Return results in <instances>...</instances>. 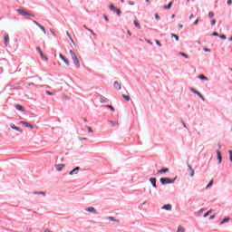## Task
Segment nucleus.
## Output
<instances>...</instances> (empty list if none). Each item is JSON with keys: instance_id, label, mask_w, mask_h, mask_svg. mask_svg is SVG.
Masks as SVG:
<instances>
[{"instance_id": "a18cd8bd", "label": "nucleus", "mask_w": 232, "mask_h": 232, "mask_svg": "<svg viewBox=\"0 0 232 232\" xmlns=\"http://www.w3.org/2000/svg\"><path fill=\"white\" fill-rule=\"evenodd\" d=\"M67 37H69V39L72 41V43H73V38H72V35L68 32H67Z\"/></svg>"}, {"instance_id": "f03ea898", "label": "nucleus", "mask_w": 232, "mask_h": 232, "mask_svg": "<svg viewBox=\"0 0 232 232\" xmlns=\"http://www.w3.org/2000/svg\"><path fill=\"white\" fill-rule=\"evenodd\" d=\"M175 180H177V176L173 179L169 178H160V182L162 186H166V184H175Z\"/></svg>"}, {"instance_id": "603ef678", "label": "nucleus", "mask_w": 232, "mask_h": 232, "mask_svg": "<svg viewBox=\"0 0 232 232\" xmlns=\"http://www.w3.org/2000/svg\"><path fill=\"white\" fill-rule=\"evenodd\" d=\"M215 214L214 215H211L210 217H209V220H214V218H215Z\"/></svg>"}, {"instance_id": "dca6fc26", "label": "nucleus", "mask_w": 232, "mask_h": 232, "mask_svg": "<svg viewBox=\"0 0 232 232\" xmlns=\"http://www.w3.org/2000/svg\"><path fill=\"white\" fill-rule=\"evenodd\" d=\"M85 211H88V213H97V210L93 207H89L85 208Z\"/></svg>"}, {"instance_id": "72a5a7b5", "label": "nucleus", "mask_w": 232, "mask_h": 232, "mask_svg": "<svg viewBox=\"0 0 232 232\" xmlns=\"http://www.w3.org/2000/svg\"><path fill=\"white\" fill-rule=\"evenodd\" d=\"M109 220H111V222H119V220L113 217H109Z\"/></svg>"}, {"instance_id": "de8ad7c7", "label": "nucleus", "mask_w": 232, "mask_h": 232, "mask_svg": "<svg viewBox=\"0 0 232 232\" xmlns=\"http://www.w3.org/2000/svg\"><path fill=\"white\" fill-rule=\"evenodd\" d=\"M203 51L209 53V52H211V49L207 48V47H204V48H203Z\"/></svg>"}, {"instance_id": "c9c22d12", "label": "nucleus", "mask_w": 232, "mask_h": 232, "mask_svg": "<svg viewBox=\"0 0 232 232\" xmlns=\"http://www.w3.org/2000/svg\"><path fill=\"white\" fill-rule=\"evenodd\" d=\"M211 35H212V37H219L220 34L218 33H217V32H213L211 34Z\"/></svg>"}, {"instance_id": "c85d7f7f", "label": "nucleus", "mask_w": 232, "mask_h": 232, "mask_svg": "<svg viewBox=\"0 0 232 232\" xmlns=\"http://www.w3.org/2000/svg\"><path fill=\"white\" fill-rule=\"evenodd\" d=\"M100 102H101L102 104H104V103L108 102V99H106V98H104V97H102L101 100H100Z\"/></svg>"}, {"instance_id": "5701e85b", "label": "nucleus", "mask_w": 232, "mask_h": 232, "mask_svg": "<svg viewBox=\"0 0 232 232\" xmlns=\"http://www.w3.org/2000/svg\"><path fill=\"white\" fill-rule=\"evenodd\" d=\"M168 171H169V169L162 168L158 171V173H168Z\"/></svg>"}, {"instance_id": "4be33fe9", "label": "nucleus", "mask_w": 232, "mask_h": 232, "mask_svg": "<svg viewBox=\"0 0 232 232\" xmlns=\"http://www.w3.org/2000/svg\"><path fill=\"white\" fill-rule=\"evenodd\" d=\"M113 86H114V88H115V90H121V83H119V82H114V83H113Z\"/></svg>"}, {"instance_id": "774afa93", "label": "nucleus", "mask_w": 232, "mask_h": 232, "mask_svg": "<svg viewBox=\"0 0 232 232\" xmlns=\"http://www.w3.org/2000/svg\"><path fill=\"white\" fill-rule=\"evenodd\" d=\"M228 41H232V36L228 39Z\"/></svg>"}, {"instance_id": "6ab92c4d", "label": "nucleus", "mask_w": 232, "mask_h": 232, "mask_svg": "<svg viewBox=\"0 0 232 232\" xmlns=\"http://www.w3.org/2000/svg\"><path fill=\"white\" fill-rule=\"evenodd\" d=\"M15 109L18 110V111H24V107L21 104H16Z\"/></svg>"}, {"instance_id": "b1692460", "label": "nucleus", "mask_w": 232, "mask_h": 232, "mask_svg": "<svg viewBox=\"0 0 232 232\" xmlns=\"http://www.w3.org/2000/svg\"><path fill=\"white\" fill-rule=\"evenodd\" d=\"M198 95V97H199V99H201V101H206V98H204V95H202V93H200V92H198V93L196 94Z\"/></svg>"}, {"instance_id": "f704fd0d", "label": "nucleus", "mask_w": 232, "mask_h": 232, "mask_svg": "<svg viewBox=\"0 0 232 232\" xmlns=\"http://www.w3.org/2000/svg\"><path fill=\"white\" fill-rule=\"evenodd\" d=\"M219 39H223V41H226V39H227V37L225 34H219Z\"/></svg>"}, {"instance_id": "bf43d9fd", "label": "nucleus", "mask_w": 232, "mask_h": 232, "mask_svg": "<svg viewBox=\"0 0 232 232\" xmlns=\"http://www.w3.org/2000/svg\"><path fill=\"white\" fill-rule=\"evenodd\" d=\"M83 28H85V30H90V28H88V26H86V24L83 25Z\"/></svg>"}, {"instance_id": "6e6552de", "label": "nucleus", "mask_w": 232, "mask_h": 232, "mask_svg": "<svg viewBox=\"0 0 232 232\" xmlns=\"http://www.w3.org/2000/svg\"><path fill=\"white\" fill-rule=\"evenodd\" d=\"M149 180H150L151 186L154 187L155 189H157V188H158L157 187V178H150Z\"/></svg>"}, {"instance_id": "4d7b16f0", "label": "nucleus", "mask_w": 232, "mask_h": 232, "mask_svg": "<svg viewBox=\"0 0 232 232\" xmlns=\"http://www.w3.org/2000/svg\"><path fill=\"white\" fill-rule=\"evenodd\" d=\"M194 24L195 25L198 24V19L195 20Z\"/></svg>"}, {"instance_id": "4468645a", "label": "nucleus", "mask_w": 232, "mask_h": 232, "mask_svg": "<svg viewBox=\"0 0 232 232\" xmlns=\"http://www.w3.org/2000/svg\"><path fill=\"white\" fill-rule=\"evenodd\" d=\"M171 204H165L162 206V209H165L166 211H171Z\"/></svg>"}, {"instance_id": "13d9d810", "label": "nucleus", "mask_w": 232, "mask_h": 232, "mask_svg": "<svg viewBox=\"0 0 232 232\" xmlns=\"http://www.w3.org/2000/svg\"><path fill=\"white\" fill-rule=\"evenodd\" d=\"M179 28H184V25L182 24H179Z\"/></svg>"}, {"instance_id": "052dcab7", "label": "nucleus", "mask_w": 232, "mask_h": 232, "mask_svg": "<svg viewBox=\"0 0 232 232\" xmlns=\"http://www.w3.org/2000/svg\"><path fill=\"white\" fill-rule=\"evenodd\" d=\"M50 32L53 34V35H55V33L53 32V30L50 29Z\"/></svg>"}, {"instance_id": "864d4df0", "label": "nucleus", "mask_w": 232, "mask_h": 232, "mask_svg": "<svg viewBox=\"0 0 232 232\" xmlns=\"http://www.w3.org/2000/svg\"><path fill=\"white\" fill-rule=\"evenodd\" d=\"M227 5H232V0H227Z\"/></svg>"}, {"instance_id": "a211bd4d", "label": "nucleus", "mask_w": 232, "mask_h": 232, "mask_svg": "<svg viewBox=\"0 0 232 232\" xmlns=\"http://www.w3.org/2000/svg\"><path fill=\"white\" fill-rule=\"evenodd\" d=\"M230 218H225L223 220L220 221L219 226H223V224H227L229 222Z\"/></svg>"}, {"instance_id": "bb28decb", "label": "nucleus", "mask_w": 232, "mask_h": 232, "mask_svg": "<svg viewBox=\"0 0 232 232\" xmlns=\"http://www.w3.org/2000/svg\"><path fill=\"white\" fill-rule=\"evenodd\" d=\"M212 211H213L212 209L207 211V212L203 215L204 218H206L207 217H209V215H211Z\"/></svg>"}, {"instance_id": "3c124183", "label": "nucleus", "mask_w": 232, "mask_h": 232, "mask_svg": "<svg viewBox=\"0 0 232 232\" xmlns=\"http://www.w3.org/2000/svg\"><path fill=\"white\" fill-rule=\"evenodd\" d=\"M45 93H46L47 95H53V92H50V91H46Z\"/></svg>"}, {"instance_id": "0e129e2a", "label": "nucleus", "mask_w": 232, "mask_h": 232, "mask_svg": "<svg viewBox=\"0 0 232 232\" xmlns=\"http://www.w3.org/2000/svg\"><path fill=\"white\" fill-rule=\"evenodd\" d=\"M44 232H52L50 229L46 228Z\"/></svg>"}, {"instance_id": "2eb2a0df", "label": "nucleus", "mask_w": 232, "mask_h": 232, "mask_svg": "<svg viewBox=\"0 0 232 232\" xmlns=\"http://www.w3.org/2000/svg\"><path fill=\"white\" fill-rule=\"evenodd\" d=\"M64 166H66V165L65 164H56L55 169L57 171H63V168H64Z\"/></svg>"}, {"instance_id": "f257e3e1", "label": "nucleus", "mask_w": 232, "mask_h": 232, "mask_svg": "<svg viewBox=\"0 0 232 232\" xmlns=\"http://www.w3.org/2000/svg\"><path fill=\"white\" fill-rule=\"evenodd\" d=\"M69 53L73 61L74 66H76V68H81V62L79 61V58H77V54H75V52L70 50Z\"/></svg>"}, {"instance_id": "37998d69", "label": "nucleus", "mask_w": 232, "mask_h": 232, "mask_svg": "<svg viewBox=\"0 0 232 232\" xmlns=\"http://www.w3.org/2000/svg\"><path fill=\"white\" fill-rule=\"evenodd\" d=\"M154 17L157 21H160V15H159V14H154Z\"/></svg>"}, {"instance_id": "a19ab883", "label": "nucleus", "mask_w": 232, "mask_h": 232, "mask_svg": "<svg viewBox=\"0 0 232 232\" xmlns=\"http://www.w3.org/2000/svg\"><path fill=\"white\" fill-rule=\"evenodd\" d=\"M177 232H184V227H182L181 226H179V227H178Z\"/></svg>"}, {"instance_id": "c756f323", "label": "nucleus", "mask_w": 232, "mask_h": 232, "mask_svg": "<svg viewBox=\"0 0 232 232\" xmlns=\"http://www.w3.org/2000/svg\"><path fill=\"white\" fill-rule=\"evenodd\" d=\"M134 26H136V28H139V30H140V24H139L137 20H134Z\"/></svg>"}, {"instance_id": "9d476101", "label": "nucleus", "mask_w": 232, "mask_h": 232, "mask_svg": "<svg viewBox=\"0 0 232 232\" xmlns=\"http://www.w3.org/2000/svg\"><path fill=\"white\" fill-rule=\"evenodd\" d=\"M59 56H60V59L63 61V63H65L66 66H70V61H68V59H66V57H64L63 53H60Z\"/></svg>"}, {"instance_id": "8fccbe9b", "label": "nucleus", "mask_w": 232, "mask_h": 232, "mask_svg": "<svg viewBox=\"0 0 232 232\" xmlns=\"http://www.w3.org/2000/svg\"><path fill=\"white\" fill-rule=\"evenodd\" d=\"M88 32H91L92 35H97L92 29H88Z\"/></svg>"}, {"instance_id": "4c0bfd02", "label": "nucleus", "mask_w": 232, "mask_h": 232, "mask_svg": "<svg viewBox=\"0 0 232 232\" xmlns=\"http://www.w3.org/2000/svg\"><path fill=\"white\" fill-rule=\"evenodd\" d=\"M86 128H87L89 133H93V129H92V127L86 126Z\"/></svg>"}, {"instance_id": "aec40b11", "label": "nucleus", "mask_w": 232, "mask_h": 232, "mask_svg": "<svg viewBox=\"0 0 232 232\" xmlns=\"http://www.w3.org/2000/svg\"><path fill=\"white\" fill-rule=\"evenodd\" d=\"M198 78L200 79V81H209V78H208L207 76H205L204 74H199L198 76Z\"/></svg>"}, {"instance_id": "2f4dec72", "label": "nucleus", "mask_w": 232, "mask_h": 232, "mask_svg": "<svg viewBox=\"0 0 232 232\" xmlns=\"http://www.w3.org/2000/svg\"><path fill=\"white\" fill-rule=\"evenodd\" d=\"M208 17H209V19H213V17H215V13H213V12H209L208 13Z\"/></svg>"}, {"instance_id": "e2e57ef3", "label": "nucleus", "mask_w": 232, "mask_h": 232, "mask_svg": "<svg viewBox=\"0 0 232 232\" xmlns=\"http://www.w3.org/2000/svg\"><path fill=\"white\" fill-rule=\"evenodd\" d=\"M109 122H110L111 124H115V121H109Z\"/></svg>"}, {"instance_id": "393cba45", "label": "nucleus", "mask_w": 232, "mask_h": 232, "mask_svg": "<svg viewBox=\"0 0 232 232\" xmlns=\"http://www.w3.org/2000/svg\"><path fill=\"white\" fill-rule=\"evenodd\" d=\"M209 188H213V179H211L206 187V189H209Z\"/></svg>"}, {"instance_id": "49530a36", "label": "nucleus", "mask_w": 232, "mask_h": 232, "mask_svg": "<svg viewBox=\"0 0 232 232\" xmlns=\"http://www.w3.org/2000/svg\"><path fill=\"white\" fill-rule=\"evenodd\" d=\"M156 44H157V46H162V44H160V42L159 41V40H156Z\"/></svg>"}, {"instance_id": "58836bf2", "label": "nucleus", "mask_w": 232, "mask_h": 232, "mask_svg": "<svg viewBox=\"0 0 232 232\" xmlns=\"http://www.w3.org/2000/svg\"><path fill=\"white\" fill-rule=\"evenodd\" d=\"M210 24H211L212 26H215V25L217 24V20L212 19V20L210 21Z\"/></svg>"}, {"instance_id": "09e8293b", "label": "nucleus", "mask_w": 232, "mask_h": 232, "mask_svg": "<svg viewBox=\"0 0 232 232\" xmlns=\"http://www.w3.org/2000/svg\"><path fill=\"white\" fill-rule=\"evenodd\" d=\"M129 5H130V6H134V5H135V2H133V1H129Z\"/></svg>"}, {"instance_id": "c03bdc74", "label": "nucleus", "mask_w": 232, "mask_h": 232, "mask_svg": "<svg viewBox=\"0 0 232 232\" xmlns=\"http://www.w3.org/2000/svg\"><path fill=\"white\" fill-rule=\"evenodd\" d=\"M190 177H195V169L190 170Z\"/></svg>"}, {"instance_id": "f8f14e48", "label": "nucleus", "mask_w": 232, "mask_h": 232, "mask_svg": "<svg viewBox=\"0 0 232 232\" xmlns=\"http://www.w3.org/2000/svg\"><path fill=\"white\" fill-rule=\"evenodd\" d=\"M10 128H12V130H15V131H19L20 133H23V129L15 126V124L14 123L10 124Z\"/></svg>"}, {"instance_id": "cd10ccee", "label": "nucleus", "mask_w": 232, "mask_h": 232, "mask_svg": "<svg viewBox=\"0 0 232 232\" xmlns=\"http://www.w3.org/2000/svg\"><path fill=\"white\" fill-rule=\"evenodd\" d=\"M189 90H190V92H191L192 93H195V95H197V94L198 93V91H197V89H195V88H193V87H190Z\"/></svg>"}, {"instance_id": "ea45409f", "label": "nucleus", "mask_w": 232, "mask_h": 232, "mask_svg": "<svg viewBox=\"0 0 232 232\" xmlns=\"http://www.w3.org/2000/svg\"><path fill=\"white\" fill-rule=\"evenodd\" d=\"M187 166H188L189 171H193V167H191V165H189V161H187Z\"/></svg>"}, {"instance_id": "423d86ee", "label": "nucleus", "mask_w": 232, "mask_h": 232, "mask_svg": "<svg viewBox=\"0 0 232 232\" xmlns=\"http://www.w3.org/2000/svg\"><path fill=\"white\" fill-rule=\"evenodd\" d=\"M20 124H22V126H24V128H30L31 130H34V126L28 121H20Z\"/></svg>"}, {"instance_id": "79ce46f5", "label": "nucleus", "mask_w": 232, "mask_h": 232, "mask_svg": "<svg viewBox=\"0 0 232 232\" xmlns=\"http://www.w3.org/2000/svg\"><path fill=\"white\" fill-rule=\"evenodd\" d=\"M171 37H174V39L176 41H179V35L175 34H171Z\"/></svg>"}, {"instance_id": "680f3d73", "label": "nucleus", "mask_w": 232, "mask_h": 232, "mask_svg": "<svg viewBox=\"0 0 232 232\" xmlns=\"http://www.w3.org/2000/svg\"><path fill=\"white\" fill-rule=\"evenodd\" d=\"M128 35H130V37H131V32L128 31Z\"/></svg>"}, {"instance_id": "39448f33", "label": "nucleus", "mask_w": 232, "mask_h": 232, "mask_svg": "<svg viewBox=\"0 0 232 232\" xmlns=\"http://www.w3.org/2000/svg\"><path fill=\"white\" fill-rule=\"evenodd\" d=\"M36 51L40 54V57L41 59H43V61H48V56L44 53H43V50H41V47L37 46Z\"/></svg>"}, {"instance_id": "5fc2aeb1", "label": "nucleus", "mask_w": 232, "mask_h": 232, "mask_svg": "<svg viewBox=\"0 0 232 232\" xmlns=\"http://www.w3.org/2000/svg\"><path fill=\"white\" fill-rule=\"evenodd\" d=\"M104 19H105V21L108 23V21H110V19L108 18V16L106 15V14H104Z\"/></svg>"}, {"instance_id": "6e6d98bb", "label": "nucleus", "mask_w": 232, "mask_h": 232, "mask_svg": "<svg viewBox=\"0 0 232 232\" xmlns=\"http://www.w3.org/2000/svg\"><path fill=\"white\" fill-rule=\"evenodd\" d=\"M181 123H182L184 128H188V126H186V123L184 122V121H181Z\"/></svg>"}, {"instance_id": "69168bd1", "label": "nucleus", "mask_w": 232, "mask_h": 232, "mask_svg": "<svg viewBox=\"0 0 232 232\" xmlns=\"http://www.w3.org/2000/svg\"><path fill=\"white\" fill-rule=\"evenodd\" d=\"M194 15L193 14H190L189 15V19H193Z\"/></svg>"}, {"instance_id": "e433bc0d", "label": "nucleus", "mask_w": 232, "mask_h": 232, "mask_svg": "<svg viewBox=\"0 0 232 232\" xmlns=\"http://www.w3.org/2000/svg\"><path fill=\"white\" fill-rule=\"evenodd\" d=\"M204 211H206V208H201V209H199V210L197 212V214H198V215H202V213H204Z\"/></svg>"}, {"instance_id": "20e7f679", "label": "nucleus", "mask_w": 232, "mask_h": 232, "mask_svg": "<svg viewBox=\"0 0 232 232\" xmlns=\"http://www.w3.org/2000/svg\"><path fill=\"white\" fill-rule=\"evenodd\" d=\"M109 8H110L111 12H114V14H117V15H119V17H121V14H122V11H121V9L115 7V5H113V4H111L109 5Z\"/></svg>"}, {"instance_id": "1a4fd4ad", "label": "nucleus", "mask_w": 232, "mask_h": 232, "mask_svg": "<svg viewBox=\"0 0 232 232\" xmlns=\"http://www.w3.org/2000/svg\"><path fill=\"white\" fill-rule=\"evenodd\" d=\"M81 170V167H75L72 170L69 172V175H77Z\"/></svg>"}, {"instance_id": "412c9836", "label": "nucleus", "mask_w": 232, "mask_h": 232, "mask_svg": "<svg viewBox=\"0 0 232 232\" xmlns=\"http://www.w3.org/2000/svg\"><path fill=\"white\" fill-rule=\"evenodd\" d=\"M33 195H43L44 197H46V192H44V191H34V192H33Z\"/></svg>"}, {"instance_id": "0eeeda50", "label": "nucleus", "mask_w": 232, "mask_h": 232, "mask_svg": "<svg viewBox=\"0 0 232 232\" xmlns=\"http://www.w3.org/2000/svg\"><path fill=\"white\" fill-rule=\"evenodd\" d=\"M34 24H36V26H38L39 29L42 30V32H44V34H46V29L44 28V26H43L41 24H39V22L33 20Z\"/></svg>"}, {"instance_id": "9b49d317", "label": "nucleus", "mask_w": 232, "mask_h": 232, "mask_svg": "<svg viewBox=\"0 0 232 232\" xmlns=\"http://www.w3.org/2000/svg\"><path fill=\"white\" fill-rule=\"evenodd\" d=\"M9 42H10V36L8 35V34H5V36H4L5 46H8Z\"/></svg>"}, {"instance_id": "ddd939ff", "label": "nucleus", "mask_w": 232, "mask_h": 232, "mask_svg": "<svg viewBox=\"0 0 232 232\" xmlns=\"http://www.w3.org/2000/svg\"><path fill=\"white\" fill-rule=\"evenodd\" d=\"M216 153L218 164H222V155L220 153V150H217Z\"/></svg>"}, {"instance_id": "f3484780", "label": "nucleus", "mask_w": 232, "mask_h": 232, "mask_svg": "<svg viewBox=\"0 0 232 232\" xmlns=\"http://www.w3.org/2000/svg\"><path fill=\"white\" fill-rule=\"evenodd\" d=\"M173 6V2H169L167 5H163V10H170Z\"/></svg>"}, {"instance_id": "338daca9", "label": "nucleus", "mask_w": 232, "mask_h": 232, "mask_svg": "<svg viewBox=\"0 0 232 232\" xmlns=\"http://www.w3.org/2000/svg\"><path fill=\"white\" fill-rule=\"evenodd\" d=\"M83 121L88 122V120L86 118L83 119Z\"/></svg>"}, {"instance_id": "a878e982", "label": "nucleus", "mask_w": 232, "mask_h": 232, "mask_svg": "<svg viewBox=\"0 0 232 232\" xmlns=\"http://www.w3.org/2000/svg\"><path fill=\"white\" fill-rule=\"evenodd\" d=\"M179 55L181 57H184L185 59H189V56L187 53H185L179 52Z\"/></svg>"}, {"instance_id": "7c9ffc66", "label": "nucleus", "mask_w": 232, "mask_h": 232, "mask_svg": "<svg viewBox=\"0 0 232 232\" xmlns=\"http://www.w3.org/2000/svg\"><path fill=\"white\" fill-rule=\"evenodd\" d=\"M105 108H108L111 111H115V108L111 105H105Z\"/></svg>"}, {"instance_id": "7ed1b4c3", "label": "nucleus", "mask_w": 232, "mask_h": 232, "mask_svg": "<svg viewBox=\"0 0 232 232\" xmlns=\"http://www.w3.org/2000/svg\"><path fill=\"white\" fill-rule=\"evenodd\" d=\"M16 12L17 14H19V15H22L23 17H35V14L28 13V11L23 8L16 9Z\"/></svg>"}, {"instance_id": "473e14b6", "label": "nucleus", "mask_w": 232, "mask_h": 232, "mask_svg": "<svg viewBox=\"0 0 232 232\" xmlns=\"http://www.w3.org/2000/svg\"><path fill=\"white\" fill-rule=\"evenodd\" d=\"M122 97H123V99L124 100H126L127 102H129L130 101V95H126V94H122Z\"/></svg>"}]
</instances>
